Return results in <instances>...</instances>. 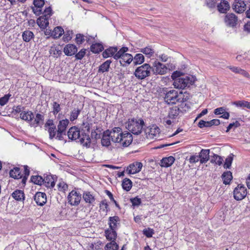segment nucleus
Listing matches in <instances>:
<instances>
[{
  "instance_id": "obj_1",
  "label": "nucleus",
  "mask_w": 250,
  "mask_h": 250,
  "mask_svg": "<svg viewBox=\"0 0 250 250\" xmlns=\"http://www.w3.org/2000/svg\"><path fill=\"white\" fill-rule=\"evenodd\" d=\"M67 136L69 139L80 142L83 146H90L91 139L89 135L83 132L81 133L79 128L75 126L69 128L67 132Z\"/></svg>"
},
{
  "instance_id": "obj_2",
  "label": "nucleus",
  "mask_w": 250,
  "mask_h": 250,
  "mask_svg": "<svg viewBox=\"0 0 250 250\" xmlns=\"http://www.w3.org/2000/svg\"><path fill=\"white\" fill-rule=\"evenodd\" d=\"M189 94L187 92H178L175 90H170L165 93V102L168 104H174L177 103H184L189 99Z\"/></svg>"
},
{
  "instance_id": "obj_3",
  "label": "nucleus",
  "mask_w": 250,
  "mask_h": 250,
  "mask_svg": "<svg viewBox=\"0 0 250 250\" xmlns=\"http://www.w3.org/2000/svg\"><path fill=\"white\" fill-rule=\"evenodd\" d=\"M125 128L134 135L141 133L145 122L142 118H129L125 122Z\"/></svg>"
},
{
  "instance_id": "obj_4",
  "label": "nucleus",
  "mask_w": 250,
  "mask_h": 250,
  "mask_svg": "<svg viewBox=\"0 0 250 250\" xmlns=\"http://www.w3.org/2000/svg\"><path fill=\"white\" fill-rule=\"evenodd\" d=\"M128 50V47H123L114 56V59L120 60V63L123 66L128 65L133 61V57L132 55L126 53Z\"/></svg>"
},
{
  "instance_id": "obj_5",
  "label": "nucleus",
  "mask_w": 250,
  "mask_h": 250,
  "mask_svg": "<svg viewBox=\"0 0 250 250\" xmlns=\"http://www.w3.org/2000/svg\"><path fill=\"white\" fill-rule=\"evenodd\" d=\"M195 81V77L192 75L184 76L180 78L176 79L173 82L174 87L178 89H185L193 84Z\"/></svg>"
},
{
  "instance_id": "obj_6",
  "label": "nucleus",
  "mask_w": 250,
  "mask_h": 250,
  "mask_svg": "<svg viewBox=\"0 0 250 250\" xmlns=\"http://www.w3.org/2000/svg\"><path fill=\"white\" fill-rule=\"evenodd\" d=\"M151 67L148 63H145L138 67L134 73L135 76L139 80H143L150 74Z\"/></svg>"
},
{
  "instance_id": "obj_7",
  "label": "nucleus",
  "mask_w": 250,
  "mask_h": 250,
  "mask_svg": "<svg viewBox=\"0 0 250 250\" xmlns=\"http://www.w3.org/2000/svg\"><path fill=\"white\" fill-rule=\"evenodd\" d=\"M82 199V195L75 190H72L67 196V201L71 206H77Z\"/></svg>"
},
{
  "instance_id": "obj_8",
  "label": "nucleus",
  "mask_w": 250,
  "mask_h": 250,
  "mask_svg": "<svg viewBox=\"0 0 250 250\" xmlns=\"http://www.w3.org/2000/svg\"><path fill=\"white\" fill-rule=\"evenodd\" d=\"M247 195V189L244 185H238L233 190L234 198L237 200H242Z\"/></svg>"
},
{
  "instance_id": "obj_9",
  "label": "nucleus",
  "mask_w": 250,
  "mask_h": 250,
  "mask_svg": "<svg viewBox=\"0 0 250 250\" xmlns=\"http://www.w3.org/2000/svg\"><path fill=\"white\" fill-rule=\"evenodd\" d=\"M151 70L154 74L164 75L167 72V68L165 64L156 61L153 63Z\"/></svg>"
},
{
  "instance_id": "obj_10",
  "label": "nucleus",
  "mask_w": 250,
  "mask_h": 250,
  "mask_svg": "<svg viewBox=\"0 0 250 250\" xmlns=\"http://www.w3.org/2000/svg\"><path fill=\"white\" fill-rule=\"evenodd\" d=\"M120 138L118 143L124 147L128 146L133 140L132 135L128 131L122 132Z\"/></svg>"
},
{
  "instance_id": "obj_11",
  "label": "nucleus",
  "mask_w": 250,
  "mask_h": 250,
  "mask_svg": "<svg viewBox=\"0 0 250 250\" xmlns=\"http://www.w3.org/2000/svg\"><path fill=\"white\" fill-rule=\"evenodd\" d=\"M247 5L244 0H235L232 5V9L238 14H242L246 10Z\"/></svg>"
},
{
  "instance_id": "obj_12",
  "label": "nucleus",
  "mask_w": 250,
  "mask_h": 250,
  "mask_svg": "<svg viewBox=\"0 0 250 250\" xmlns=\"http://www.w3.org/2000/svg\"><path fill=\"white\" fill-rule=\"evenodd\" d=\"M224 21L228 26L234 27L237 23L238 17L234 14L229 13L226 15Z\"/></svg>"
},
{
  "instance_id": "obj_13",
  "label": "nucleus",
  "mask_w": 250,
  "mask_h": 250,
  "mask_svg": "<svg viewBox=\"0 0 250 250\" xmlns=\"http://www.w3.org/2000/svg\"><path fill=\"white\" fill-rule=\"evenodd\" d=\"M143 167V164L141 162H135L130 164L126 168V171L129 174H134L139 172Z\"/></svg>"
},
{
  "instance_id": "obj_14",
  "label": "nucleus",
  "mask_w": 250,
  "mask_h": 250,
  "mask_svg": "<svg viewBox=\"0 0 250 250\" xmlns=\"http://www.w3.org/2000/svg\"><path fill=\"white\" fill-rule=\"evenodd\" d=\"M56 177L50 174H44L43 175V185L47 188H52L55 185Z\"/></svg>"
},
{
  "instance_id": "obj_15",
  "label": "nucleus",
  "mask_w": 250,
  "mask_h": 250,
  "mask_svg": "<svg viewBox=\"0 0 250 250\" xmlns=\"http://www.w3.org/2000/svg\"><path fill=\"white\" fill-rule=\"evenodd\" d=\"M122 133V129L120 127H114L109 132V135H110L111 140L113 142L118 143Z\"/></svg>"
},
{
  "instance_id": "obj_16",
  "label": "nucleus",
  "mask_w": 250,
  "mask_h": 250,
  "mask_svg": "<svg viewBox=\"0 0 250 250\" xmlns=\"http://www.w3.org/2000/svg\"><path fill=\"white\" fill-rule=\"evenodd\" d=\"M33 4L34 7L32 9L34 13L37 16L41 15L42 8L44 4V0H34Z\"/></svg>"
},
{
  "instance_id": "obj_17",
  "label": "nucleus",
  "mask_w": 250,
  "mask_h": 250,
  "mask_svg": "<svg viewBox=\"0 0 250 250\" xmlns=\"http://www.w3.org/2000/svg\"><path fill=\"white\" fill-rule=\"evenodd\" d=\"M34 200L38 205L43 206L47 201L45 193L41 192H37L34 196Z\"/></svg>"
},
{
  "instance_id": "obj_18",
  "label": "nucleus",
  "mask_w": 250,
  "mask_h": 250,
  "mask_svg": "<svg viewBox=\"0 0 250 250\" xmlns=\"http://www.w3.org/2000/svg\"><path fill=\"white\" fill-rule=\"evenodd\" d=\"M44 121V116L41 114L37 113L36 117L31 119L30 125L31 126L36 127L42 125Z\"/></svg>"
},
{
  "instance_id": "obj_19",
  "label": "nucleus",
  "mask_w": 250,
  "mask_h": 250,
  "mask_svg": "<svg viewBox=\"0 0 250 250\" xmlns=\"http://www.w3.org/2000/svg\"><path fill=\"white\" fill-rule=\"evenodd\" d=\"M78 51L77 46L73 44H68L63 48L64 53L68 56H71L76 54Z\"/></svg>"
},
{
  "instance_id": "obj_20",
  "label": "nucleus",
  "mask_w": 250,
  "mask_h": 250,
  "mask_svg": "<svg viewBox=\"0 0 250 250\" xmlns=\"http://www.w3.org/2000/svg\"><path fill=\"white\" fill-rule=\"evenodd\" d=\"M120 219L118 216H114L112 217H109L108 218L109 229H116L118 225H120Z\"/></svg>"
},
{
  "instance_id": "obj_21",
  "label": "nucleus",
  "mask_w": 250,
  "mask_h": 250,
  "mask_svg": "<svg viewBox=\"0 0 250 250\" xmlns=\"http://www.w3.org/2000/svg\"><path fill=\"white\" fill-rule=\"evenodd\" d=\"M217 9L219 12L226 13L230 9L229 3L227 0H222L218 4Z\"/></svg>"
},
{
  "instance_id": "obj_22",
  "label": "nucleus",
  "mask_w": 250,
  "mask_h": 250,
  "mask_svg": "<svg viewBox=\"0 0 250 250\" xmlns=\"http://www.w3.org/2000/svg\"><path fill=\"white\" fill-rule=\"evenodd\" d=\"M20 118L30 124L31 119L34 118V115L31 111H24L20 113Z\"/></svg>"
},
{
  "instance_id": "obj_23",
  "label": "nucleus",
  "mask_w": 250,
  "mask_h": 250,
  "mask_svg": "<svg viewBox=\"0 0 250 250\" xmlns=\"http://www.w3.org/2000/svg\"><path fill=\"white\" fill-rule=\"evenodd\" d=\"M201 164L207 163L209 158V150L202 149L199 155Z\"/></svg>"
},
{
  "instance_id": "obj_24",
  "label": "nucleus",
  "mask_w": 250,
  "mask_h": 250,
  "mask_svg": "<svg viewBox=\"0 0 250 250\" xmlns=\"http://www.w3.org/2000/svg\"><path fill=\"white\" fill-rule=\"evenodd\" d=\"M118 51L117 47H110L103 52V56L104 58H107L112 56L114 58V56Z\"/></svg>"
},
{
  "instance_id": "obj_25",
  "label": "nucleus",
  "mask_w": 250,
  "mask_h": 250,
  "mask_svg": "<svg viewBox=\"0 0 250 250\" xmlns=\"http://www.w3.org/2000/svg\"><path fill=\"white\" fill-rule=\"evenodd\" d=\"M175 158L173 156L163 158L161 161V166L167 167L171 166L174 162Z\"/></svg>"
},
{
  "instance_id": "obj_26",
  "label": "nucleus",
  "mask_w": 250,
  "mask_h": 250,
  "mask_svg": "<svg viewBox=\"0 0 250 250\" xmlns=\"http://www.w3.org/2000/svg\"><path fill=\"white\" fill-rule=\"evenodd\" d=\"M180 110L178 106H175L170 108L168 116L169 118L175 120L179 116Z\"/></svg>"
},
{
  "instance_id": "obj_27",
  "label": "nucleus",
  "mask_w": 250,
  "mask_h": 250,
  "mask_svg": "<svg viewBox=\"0 0 250 250\" xmlns=\"http://www.w3.org/2000/svg\"><path fill=\"white\" fill-rule=\"evenodd\" d=\"M37 23L41 28L45 29L49 25V19L41 16L37 19Z\"/></svg>"
},
{
  "instance_id": "obj_28",
  "label": "nucleus",
  "mask_w": 250,
  "mask_h": 250,
  "mask_svg": "<svg viewBox=\"0 0 250 250\" xmlns=\"http://www.w3.org/2000/svg\"><path fill=\"white\" fill-rule=\"evenodd\" d=\"M116 229H108L105 230V234L107 240L110 241H115L117 237V233Z\"/></svg>"
},
{
  "instance_id": "obj_29",
  "label": "nucleus",
  "mask_w": 250,
  "mask_h": 250,
  "mask_svg": "<svg viewBox=\"0 0 250 250\" xmlns=\"http://www.w3.org/2000/svg\"><path fill=\"white\" fill-rule=\"evenodd\" d=\"M83 198L86 203L89 204H93L95 201L94 196L90 192L88 191L83 192Z\"/></svg>"
},
{
  "instance_id": "obj_30",
  "label": "nucleus",
  "mask_w": 250,
  "mask_h": 250,
  "mask_svg": "<svg viewBox=\"0 0 250 250\" xmlns=\"http://www.w3.org/2000/svg\"><path fill=\"white\" fill-rule=\"evenodd\" d=\"M110 137L109 135L108 131L104 132L103 137L101 139V144L102 146H108L110 145Z\"/></svg>"
},
{
  "instance_id": "obj_31",
  "label": "nucleus",
  "mask_w": 250,
  "mask_h": 250,
  "mask_svg": "<svg viewBox=\"0 0 250 250\" xmlns=\"http://www.w3.org/2000/svg\"><path fill=\"white\" fill-rule=\"evenodd\" d=\"M140 52L145 54L148 58L152 57L155 53L154 49L151 46H147L146 47L141 48Z\"/></svg>"
},
{
  "instance_id": "obj_32",
  "label": "nucleus",
  "mask_w": 250,
  "mask_h": 250,
  "mask_svg": "<svg viewBox=\"0 0 250 250\" xmlns=\"http://www.w3.org/2000/svg\"><path fill=\"white\" fill-rule=\"evenodd\" d=\"M69 121L68 119H65L61 120L58 125V130L62 132H65L66 128L68 125Z\"/></svg>"
},
{
  "instance_id": "obj_33",
  "label": "nucleus",
  "mask_w": 250,
  "mask_h": 250,
  "mask_svg": "<svg viewBox=\"0 0 250 250\" xmlns=\"http://www.w3.org/2000/svg\"><path fill=\"white\" fill-rule=\"evenodd\" d=\"M222 178L223 180V183L225 185L229 184L232 179V173L230 171L224 172L222 175Z\"/></svg>"
},
{
  "instance_id": "obj_34",
  "label": "nucleus",
  "mask_w": 250,
  "mask_h": 250,
  "mask_svg": "<svg viewBox=\"0 0 250 250\" xmlns=\"http://www.w3.org/2000/svg\"><path fill=\"white\" fill-rule=\"evenodd\" d=\"M112 61L110 60H108L103 63L99 67L98 72L104 73L108 72Z\"/></svg>"
},
{
  "instance_id": "obj_35",
  "label": "nucleus",
  "mask_w": 250,
  "mask_h": 250,
  "mask_svg": "<svg viewBox=\"0 0 250 250\" xmlns=\"http://www.w3.org/2000/svg\"><path fill=\"white\" fill-rule=\"evenodd\" d=\"M10 177L14 179H21L22 178V175L21 173L20 168L17 167H14L9 172Z\"/></svg>"
},
{
  "instance_id": "obj_36",
  "label": "nucleus",
  "mask_w": 250,
  "mask_h": 250,
  "mask_svg": "<svg viewBox=\"0 0 250 250\" xmlns=\"http://www.w3.org/2000/svg\"><path fill=\"white\" fill-rule=\"evenodd\" d=\"M64 33V30L61 26H57L53 30L52 38H59Z\"/></svg>"
},
{
  "instance_id": "obj_37",
  "label": "nucleus",
  "mask_w": 250,
  "mask_h": 250,
  "mask_svg": "<svg viewBox=\"0 0 250 250\" xmlns=\"http://www.w3.org/2000/svg\"><path fill=\"white\" fill-rule=\"evenodd\" d=\"M122 186L124 190L128 191L132 187V182L129 179L126 178L123 180Z\"/></svg>"
},
{
  "instance_id": "obj_38",
  "label": "nucleus",
  "mask_w": 250,
  "mask_h": 250,
  "mask_svg": "<svg viewBox=\"0 0 250 250\" xmlns=\"http://www.w3.org/2000/svg\"><path fill=\"white\" fill-rule=\"evenodd\" d=\"M22 36L24 42H29L33 38L34 35L32 31L26 30L22 33Z\"/></svg>"
},
{
  "instance_id": "obj_39",
  "label": "nucleus",
  "mask_w": 250,
  "mask_h": 250,
  "mask_svg": "<svg viewBox=\"0 0 250 250\" xmlns=\"http://www.w3.org/2000/svg\"><path fill=\"white\" fill-rule=\"evenodd\" d=\"M104 49V47L101 43H96L92 44L90 47L91 52L94 53H98Z\"/></svg>"
},
{
  "instance_id": "obj_40",
  "label": "nucleus",
  "mask_w": 250,
  "mask_h": 250,
  "mask_svg": "<svg viewBox=\"0 0 250 250\" xmlns=\"http://www.w3.org/2000/svg\"><path fill=\"white\" fill-rule=\"evenodd\" d=\"M12 197L16 200L21 201L24 200V193L22 190H16L12 194Z\"/></svg>"
},
{
  "instance_id": "obj_41",
  "label": "nucleus",
  "mask_w": 250,
  "mask_h": 250,
  "mask_svg": "<svg viewBox=\"0 0 250 250\" xmlns=\"http://www.w3.org/2000/svg\"><path fill=\"white\" fill-rule=\"evenodd\" d=\"M85 40H86L88 42H89V39L87 36L85 37L81 34L76 35L75 41L77 44H82Z\"/></svg>"
},
{
  "instance_id": "obj_42",
  "label": "nucleus",
  "mask_w": 250,
  "mask_h": 250,
  "mask_svg": "<svg viewBox=\"0 0 250 250\" xmlns=\"http://www.w3.org/2000/svg\"><path fill=\"white\" fill-rule=\"evenodd\" d=\"M133 63L134 65L141 64L144 62L145 58L142 54H137L134 57Z\"/></svg>"
},
{
  "instance_id": "obj_43",
  "label": "nucleus",
  "mask_w": 250,
  "mask_h": 250,
  "mask_svg": "<svg viewBox=\"0 0 250 250\" xmlns=\"http://www.w3.org/2000/svg\"><path fill=\"white\" fill-rule=\"evenodd\" d=\"M223 160L221 156L215 154H213V155L211 156L210 158V162L211 163H214L219 166L222 165Z\"/></svg>"
},
{
  "instance_id": "obj_44",
  "label": "nucleus",
  "mask_w": 250,
  "mask_h": 250,
  "mask_svg": "<svg viewBox=\"0 0 250 250\" xmlns=\"http://www.w3.org/2000/svg\"><path fill=\"white\" fill-rule=\"evenodd\" d=\"M118 249L119 246L115 241L107 243L104 247V250H117Z\"/></svg>"
},
{
  "instance_id": "obj_45",
  "label": "nucleus",
  "mask_w": 250,
  "mask_h": 250,
  "mask_svg": "<svg viewBox=\"0 0 250 250\" xmlns=\"http://www.w3.org/2000/svg\"><path fill=\"white\" fill-rule=\"evenodd\" d=\"M80 112L81 110L80 109L74 108L70 112L69 118L71 122H73L74 120H76L78 116L80 115Z\"/></svg>"
},
{
  "instance_id": "obj_46",
  "label": "nucleus",
  "mask_w": 250,
  "mask_h": 250,
  "mask_svg": "<svg viewBox=\"0 0 250 250\" xmlns=\"http://www.w3.org/2000/svg\"><path fill=\"white\" fill-rule=\"evenodd\" d=\"M31 181L36 185H42L43 183V178L39 175L32 176L31 177Z\"/></svg>"
},
{
  "instance_id": "obj_47",
  "label": "nucleus",
  "mask_w": 250,
  "mask_h": 250,
  "mask_svg": "<svg viewBox=\"0 0 250 250\" xmlns=\"http://www.w3.org/2000/svg\"><path fill=\"white\" fill-rule=\"evenodd\" d=\"M160 133V129L157 126H154L151 128L149 133V136L151 138H155L156 139L159 136Z\"/></svg>"
},
{
  "instance_id": "obj_48",
  "label": "nucleus",
  "mask_w": 250,
  "mask_h": 250,
  "mask_svg": "<svg viewBox=\"0 0 250 250\" xmlns=\"http://www.w3.org/2000/svg\"><path fill=\"white\" fill-rule=\"evenodd\" d=\"M234 104H235L237 107H247L249 109H250V102L245 101H239L237 102H235L234 103Z\"/></svg>"
},
{
  "instance_id": "obj_49",
  "label": "nucleus",
  "mask_w": 250,
  "mask_h": 250,
  "mask_svg": "<svg viewBox=\"0 0 250 250\" xmlns=\"http://www.w3.org/2000/svg\"><path fill=\"white\" fill-rule=\"evenodd\" d=\"M233 155L230 154L225 160V162L224 165L225 168L229 169L230 168L232 161H233Z\"/></svg>"
},
{
  "instance_id": "obj_50",
  "label": "nucleus",
  "mask_w": 250,
  "mask_h": 250,
  "mask_svg": "<svg viewBox=\"0 0 250 250\" xmlns=\"http://www.w3.org/2000/svg\"><path fill=\"white\" fill-rule=\"evenodd\" d=\"M58 189L60 191L65 192L68 188L67 184L64 181H60L57 185Z\"/></svg>"
},
{
  "instance_id": "obj_51",
  "label": "nucleus",
  "mask_w": 250,
  "mask_h": 250,
  "mask_svg": "<svg viewBox=\"0 0 250 250\" xmlns=\"http://www.w3.org/2000/svg\"><path fill=\"white\" fill-rule=\"evenodd\" d=\"M53 14L52 8L50 6L45 8L43 12H42V16L49 19Z\"/></svg>"
},
{
  "instance_id": "obj_52",
  "label": "nucleus",
  "mask_w": 250,
  "mask_h": 250,
  "mask_svg": "<svg viewBox=\"0 0 250 250\" xmlns=\"http://www.w3.org/2000/svg\"><path fill=\"white\" fill-rule=\"evenodd\" d=\"M57 131L56 126H53V127L48 128V132L50 139L52 140L55 137Z\"/></svg>"
},
{
  "instance_id": "obj_53",
  "label": "nucleus",
  "mask_w": 250,
  "mask_h": 250,
  "mask_svg": "<svg viewBox=\"0 0 250 250\" xmlns=\"http://www.w3.org/2000/svg\"><path fill=\"white\" fill-rule=\"evenodd\" d=\"M11 96V94L8 93L5 95L3 97L0 98V105L3 106L5 105L8 102L10 97Z\"/></svg>"
},
{
  "instance_id": "obj_54",
  "label": "nucleus",
  "mask_w": 250,
  "mask_h": 250,
  "mask_svg": "<svg viewBox=\"0 0 250 250\" xmlns=\"http://www.w3.org/2000/svg\"><path fill=\"white\" fill-rule=\"evenodd\" d=\"M53 110L52 112L54 115H57L61 110L60 104L56 102L53 103Z\"/></svg>"
},
{
  "instance_id": "obj_55",
  "label": "nucleus",
  "mask_w": 250,
  "mask_h": 250,
  "mask_svg": "<svg viewBox=\"0 0 250 250\" xmlns=\"http://www.w3.org/2000/svg\"><path fill=\"white\" fill-rule=\"evenodd\" d=\"M64 36H63V40L64 41L68 42L70 41L72 38L73 31L68 30L64 32Z\"/></svg>"
},
{
  "instance_id": "obj_56",
  "label": "nucleus",
  "mask_w": 250,
  "mask_h": 250,
  "mask_svg": "<svg viewBox=\"0 0 250 250\" xmlns=\"http://www.w3.org/2000/svg\"><path fill=\"white\" fill-rule=\"evenodd\" d=\"M216 4V0H206V5L210 9H213L215 7Z\"/></svg>"
},
{
  "instance_id": "obj_57",
  "label": "nucleus",
  "mask_w": 250,
  "mask_h": 250,
  "mask_svg": "<svg viewBox=\"0 0 250 250\" xmlns=\"http://www.w3.org/2000/svg\"><path fill=\"white\" fill-rule=\"evenodd\" d=\"M143 234L147 237L150 238L154 234V230L153 229L149 228L144 229L143 231Z\"/></svg>"
},
{
  "instance_id": "obj_58",
  "label": "nucleus",
  "mask_w": 250,
  "mask_h": 250,
  "mask_svg": "<svg viewBox=\"0 0 250 250\" xmlns=\"http://www.w3.org/2000/svg\"><path fill=\"white\" fill-rule=\"evenodd\" d=\"M30 171L29 169L27 166H24V176L22 179V182L24 184L25 183L27 177L29 175Z\"/></svg>"
},
{
  "instance_id": "obj_59",
  "label": "nucleus",
  "mask_w": 250,
  "mask_h": 250,
  "mask_svg": "<svg viewBox=\"0 0 250 250\" xmlns=\"http://www.w3.org/2000/svg\"><path fill=\"white\" fill-rule=\"evenodd\" d=\"M86 53V49H82L78 53L75 54L77 60H82Z\"/></svg>"
},
{
  "instance_id": "obj_60",
  "label": "nucleus",
  "mask_w": 250,
  "mask_h": 250,
  "mask_svg": "<svg viewBox=\"0 0 250 250\" xmlns=\"http://www.w3.org/2000/svg\"><path fill=\"white\" fill-rule=\"evenodd\" d=\"M130 202L133 206H138L141 204V199L138 197H135L130 199Z\"/></svg>"
},
{
  "instance_id": "obj_61",
  "label": "nucleus",
  "mask_w": 250,
  "mask_h": 250,
  "mask_svg": "<svg viewBox=\"0 0 250 250\" xmlns=\"http://www.w3.org/2000/svg\"><path fill=\"white\" fill-rule=\"evenodd\" d=\"M240 125V124L239 122L237 121H235V122L230 123L229 124L228 126L227 127V129L226 130V132H229L231 128H232L233 127L234 128H236Z\"/></svg>"
},
{
  "instance_id": "obj_62",
  "label": "nucleus",
  "mask_w": 250,
  "mask_h": 250,
  "mask_svg": "<svg viewBox=\"0 0 250 250\" xmlns=\"http://www.w3.org/2000/svg\"><path fill=\"white\" fill-rule=\"evenodd\" d=\"M200 157L198 155H193L190 157L189 162L191 164L196 163L200 161Z\"/></svg>"
},
{
  "instance_id": "obj_63",
  "label": "nucleus",
  "mask_w": 250,
  "mask_h": 250,
  "mask_svg": "<svg viewBox=\"0 0 250 250\" xmlns=\"http://www.w3.org/2000/svg\"><path fill=\"white\" fill-rule=\"evenodd\" d=\"M163 122L165 125H170L175 122V120H172L171 118H169L168 116H167L163 119Z\"/></svg>"
},
{
  "instance_id": "obj_64",
  "label": "nucleus",
  "mask_w": 250,
  "mask_h": 250,
  "mask_svg": "<svg viewBox=\"0 0 250 250\" xmlns=\"http://www.w3.org/2000/svg\"><path fill=\"white\" fill-rule=\"evenodd\" d=\"M225 110L226 109L224 107L217 108L214 110V113L216 115L223 114Z\"/></svg>"
}]
</instances>
